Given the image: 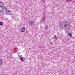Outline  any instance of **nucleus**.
I'll return each instance as SVG.
<instances>
[{
	"instance_id": "obj_1",
	"label": "nucleus",
	"mask_w": 75,
	"mask_h": 75,
	"mask_svg": "<svg viewBox=\"0 0 75 75\" xmlns=\"http://www.w3.org/2000/svg\"><path fill=\"white\" fill-rule=\"evenodd\" d=\"M62 28L63 30L65 29L66 30H67L69 28V25L67 24H65L64 25V26H63V24H62Z\"/></svg>"
},
{
	"instance_id": "obj_2",
	"label": "nucleus",
	"mask_w": 75,
	"mask_h": 75,
	"mask_svg": "<svg viewBox=\"0 0 75 75\" xmlns=\"http://www.w3.org/2000/svg\"><path fill=\"white\" fill-rule=\"evenodd\" d=\"M2 2H0V12L2 11L3 10H4L6 9V7L2 6V5H2Z\"/></svg>"
},
{
	"instance_id": "obj_3",
	"label": "nucleus",
	"mask_w": 75,
	"mask_h": 75,
	"mask_svg": "<svg viewBox=\"0 0 75 75\" xmlns=\"http://www.w3.org/2000/svg\"><path fill=\"white\" fill-rule=\"evenodd\" d=\"M29 24L30 25H32L34 24V22L33 21H31L29 23Z\"/></svg>"
},
{
	"instance_id": "obj_4",
	"label": "nucleus",
	"mask_w": 75,
	"mask_h": 75,
	"mask_svg": "<svg viewBox=\"0 0 75 75\" xmlns=\"http://www.w3.org/2000/svg\"><path fill=\"white\" fill-rule=\"evenodd\" d=\"M25 28L23 27L21 29V32H22V33H24V32L25 31Z\"/></svg>"
},
{
	"instance_id": "obj_5",
	"label": "nucleus",
	"mask_w": 75,
	"mask_h": 75,
	"mask_svg": "<svg viewBox=\"0 0 75 75\" xmlns=\"http://www.w3.org/2000/svg\"><path fill=\"white\" fill-rule=\"evenodd\" d=\"M3 60L1 58H0V66H1L3 63Z\"/></svg>"
},
{
	"instance_id": "obj_6",
	"label": "nucleus",
	"mask_w": 75,
	"mask_h": 75,
	"mask_svg": "<svg viewBox=\"0 0 75 75\" xmlns=\"http://www.w3.org/2000/svg\"><path fill=\"white\" fill-rule=\"evenodd\" d=\"M44 16L43 17V20H45V19H46V16L45 14H43Z\"/></svg>"
},
{
	"instance_id": "obj_7",
	"label": "nucleus",
	"mask_w": 75,
	"mask_h": 75,
	"mask_svg": "<svg viewBox=\"0 0 75 75\" xmlns=\"http://www.w3.org/2000/svg\"><path fill=\"white\" fill-rule=\"evenodd\" d=\"M20 59L21 60V61H22V62H23V61H24V59H23V58L22 57H21L20 58Z\"/></svg>"
},
{
	"instance_id": "obj_8",
	"label": "nucleus",
	"mask_w": 75,
	"mask_h": 75,
	"mask_svg": "<svg viewBox=\"0 0 75 75\" xmlns=\"http://www.w3.org/2000/svg\"><path fill=\"white\" fill-rule=\"evenodd\" d=\"M53 38H54V40H57V36H56L54 35L53 37Z\"/></svg>"
},
{
	"instance_id": "obj_9",
	"label": "nucleus",
	"mask_w": 75,
	"mask_h": 75,
	"mask_svg": "<svg viewBox=\"0 0 75 75\" xmlns=\"http://www.w3.org/2000/svg\"><path fill=\"white\" fill-rule=\"evenodd\" d=\"M68 35H69V36H70V37H72V34L71 33H68Z\"/></svg>"
},
{
	"instance_id": "obj_10",
	"label": "nucleus",
	"mask_w": 75,
	"mask_h": 75,
	"mask_svg": "<svg viewBox=\"0 0 75 75\" xmlns=\"http://www.w3.org/2000/svg\"><path fill=\"white\" fill-rule=\"evenodd\" d=\"M3 24V22H0V25H2Z\"/></svg>"
},
{
	"instance_id": "obj_11",
	"label": "nucleus",
	"mask_w": 75,
	"mask_h": 75,
	"mask_svg": "<svg viewBox=\"0 0 75 75\" xmlns=\"http://www.w3.org/2000/svg\"><path fill=\"white\" fill-rule=\"evenodd\" d=\"M10 12H11V11L10 10H8L7 11V13H10Z\"/></svg>"
},
{
	"instance_id": "obj_12",
	"label": "nucleus",
	"mask_w": 75,
	"mask_h": 75,
	"mask_svg": "<svg viewBox=\"0 0 75 75\" xmlns=\"http://www.w3.org/2000/svg\"><path fill=\"white\" fill-rule=\"evenodd\" d=\"M45 28L47 30L48 29V26H46L45 27Z\"/></svg>"
},
{
	"instance_id": "obj_13",
	"label": "nucleus",
	"mask_w": 75,
	"mask_h": 75,
	"mask_svg": "<svg viewBox=\"0 0 75 75\" xmlns=\"http://www.w3.org/2000/svg\"><path fill=\"white\" fill-rule=\"evenodd\" d=\"M67 1H71V0H67Z\"/></svg>"
}]
</instances>
